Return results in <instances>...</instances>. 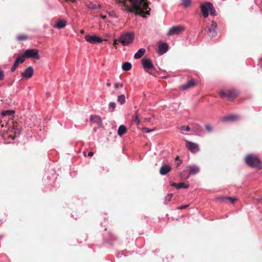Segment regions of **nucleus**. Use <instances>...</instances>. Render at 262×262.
<instances>
[{
	"label": "nucleus",
	"mask_w": 262,
	"mask_h": 262,
	"mask_svg": "<svg viewBox=\"0 0 262 262\" xmlns=\"http://www.w3.org/2000/svg\"><path fill=\"white\" fill-rule=\"evenodd\" d=\"M180 128L182 130L186 132H189L190 130V128L188 126H182Z\"/></svg>",
	"instance_id": "nucleus-40"
},
{
	"label": "nucleus",
	"mask_w": 262,
	"mask_h": 262,
	"mask_svg": "<svg viewBox=\"0 0 262 262\" xmlns=\"http://www.w3.org/2000/svg\"><path fill=\"white\" fill-rule=\"evenodd\" d=\"M239 119V116L236 115H230V122L237 121Z\"/></svg>",
	"instance_id": "nucleus-33"
},
{
	"label": "nucleus",
	"mask_w": 262,
	"mask_h": 262,
	"mask_svg": "<svg viewBox=\"0 0 262 262\" xmlns=\"http://www.w3.org/2000/svg\"><path fill=\"white\" fill-rule=\"evenodd\" d=\"M90 120L93 123H96L98 126L102 125V120L100 116L97 115H91Z\"/></svg>",
	"instance_id": "nucleus-17"
},
{
	"label": "nucleus",
	"mask_w": 262,
	"mask_h": 262,
	"mask_svg": "<svg viewBox=\"0 0 262 262\" xmlns=\"http://www.w3.org/2000/svg\"><path fill=\"white\" fill-rule=\"evenodd\" d=\"M148 73H149L150 75H153V74H152L151 72H148Z\"/></svg>",
	"instance_id": "nucleus-57"
},
{
	"label": "nucleus",
	"mask_w": 262,
	"mask_h": 262,
	"mask_svg": "<svg viewBox=\"0 0 262 262\" xmlns=\"http://www.w3.org/2000/svg\"><path fill=\"white\" fill-rule=\"evenodd\" d=\"M245 162L251 167L262 169L261 161L257 156L253 154H249L245 158Z\"/></svg>",
	"instance_id": "nucleus-2"
},
{
	"label": "nucleus",
	"mask_w": 262,
	"mask_h": 262,
	"mask_svg": "<svg viewBox=\"0 0 262 262\" xmlns=\"http://www.w3.org/2000/svg\"><path fill=\"white\" fill-rule=\"evenodd\" d=\"M118 42H119V41H118V39H115V40H114V43H113L114 45V46L117 45L118 44Z\"/></svg>",
	"instance_id": "nucleus-51"
},
{
	"label": "nucleus",
	"mask_w": 262,
	"mask_h": 262,
	"mask_svg": "<svg viewBox=\"0 0 262 262\" xmlns=\"http://www.w3.org/2000/svg\"><path fill=\"white\" fill-rule=\"evenodd\" d=\"M145 14H147V15H149V14H150L149 11H146V12H145Z\"/></svg>",
	"instance_id": "nucleus-55"
},
{
	"label": "nucleus",
	"mask_w": 262,
	"mask_h": 262,
	"mask_svg": "<svg viewBox=\"0 0 262 262\" xmlns=\"http://www.w3.org/2000/svg\"><path fill=\"white\" fill-rule=\"evenodd\" d=\"M14 134L15 137L18 136L20 134V131L18 129H15Z\"/></svg>",
	"instance_id": "nucleus-47"
},
{
	"label": "nucleus",
	"mask_w": 262,
	"mask_h": 262,
	"mask_svg": "<svg viewBox=\"0 0 262 262\" xmlns=\"http://www.w3.org/2000/svg\"><path fill=\"white\" fill-rule=\"evenodd\" d=\"M141 63L145 71L147 69H152L154 68L152 62L150 59L144 58L142 59Z\"/></svg>",
	"instance_id": "nucleus-10"
},
{
	"label": "nucleus",
	"mask_w": 262,
	"mask_h": 262,
	"mask_svg": "<svg viewBox=\"0 0 262 262\" xmlns=\"http://www.w3.org/2000/svg\"><path fill=\"white\" fill-rule=\"evenodd\" d=\"M172 195V193H169L165 196L164 202L165 204H167L171 200Z\"/></svg>",
	"instance_id": "nucleus-29"
},
{
	"label": "nucleus",
	"mask_w": 262,
	"mask_h": 262,
	"mask_svg": "<svg viewBox=\"0 0 262 262\" xmlns=\"http://www.w3.org/2000/svg\"><path fill=\"white\" fill-rule=\"evenodd\" d=\"M124 11L128 13H133L134 12L133 9L129 8L128 6H126V8H125Z\"/></svg>",
	"instance_id": "nucleus-43"
},
{
	"label": "nucleus",
	"mask_w": 262,
	"mask_h": 262,
	"mask_svg": "<svg viewBox=\"0 0 262 262\" xmlns=\"http://www.w3.org/2000/svg\"><path fill=\"white\" fill-rule=\"evenodd\" d=\"M212 4L211 2H208L203 3L201 5V12L205 18H207L209 16V11H210Z\"/></svg>",
	"instance_id": "nucleus-6"
},
{
	"label": "nucleus",
	"mask_w": 262,
	"mask_h": 262,
	"mask_svg": "<svg viewBox=\"0 0 262 262\" xmlns=\"http://www.w3.org/2000/svg\"><path fill=\"white\" fill-rule=\"evenodd\" d=\"M196 82L194 79H191V80L187 81L185 84L182 85L180 87V89L182 91L186 90L190 88L193 87L195 85Z\"/></svg>",
	"instance_id": "nucleus-14"
},
{
	"label": "nucleus",
	"mask_w": 262,
	"mask_h": 262,
	"mask_svg": "<svg viewBox=\"0 0 262 262\" xmlns=\"http://www.w3.org/2000/svg\"><path fill=\"white\" fill-rule=\"evenodd\" d=\"M28 38V36L24 35H19L17 36V39L18 40H24Z\"/></svg>",
	"instance_id": "nucleus-35"
},
{
	"label": "nucleus",
	"mask_w": 262,
	"mask_h": 262,
	"mask_svg": "<svg viewBox=\"0 0 262 262\" xmlns=\"http://www.w3.org/2000/svg\"><path fill=\"white\" fill-rule=\"evenodd\" d=\"M145 53V49L144 48H140L138 51L134 54V58L139 59Z\"/></svg>",
	"instance_id": "nucleus-19"
},
{
	"label": "nucleus",
	"mask_w": 262,
	"mask_h": 262,
	"mask_svg": "<svg viewBox=\"0 0 262 262\" xmlns=\"http://www.w3.org/2000/svg\"><path fill=\"white\" fill-rule=\"evenodd\" d=\"M34 70L31 66L28 67L23 73H21V76L22 78H30L33 75Z\"/></svg>",
	"instance_id": "nucleus-11"
},
{
	"label": "nucleus",
	"mask_w": 262,
	"mask_h": 262,
	"mask_svg": "<svg viewBox=\"0 0 262 262\" xmlns=\"http://www.w3.org/2000/svg\"><path fill=\"white\" fill-rule=\"evenodd\" d=\"M208 34L211 39L215 38L217 36V23L214 20L211 21L210 26H207Z\"/></svg>",
	"instance_id": "nucleus-5"
},
{
	"label": "nucleus",
	"mask_w": 262,
	"mask_h": 262,
	"mask_svg": "<svg viewBox=\"0 0 262 262\" xmlns=\"http://www.w3.org/2000/svg\"><path fill=\"white\" fill-rule=\"evenodd\" d=\"M14 111L12 110H6L2 112V114L3 116H10L14 114Z\"/></svg>",
	"instance_id": "nucleus-27"
},
{
	"label": "nucleus",
	"mask_w": 262,
	"mask_h": 262,
	"mask_svg": "<svg viewBox=\"0 0 262 262\" xmlns=\"http://www.w3.org/2000/svg\"><path fill=\"white\" fill-rule=\"evenodd\" d=\"M196 130L200 132L202 130V127L199 125H197L196 126Z\"/></svg>",
	"instance_id": "nucleus-48"
},
{
	"label": "nucleus",
	"mask_w": 262,
	"mask_h": 262,
	"mask_svg": "<svg viewBox=\"0 0 262 262\" xmlns=\"http://www.w3.org/2000/svg\"><path fill=\"white\" fill-rule=\"evenodd\" d=\"M85 5L89 9L92 10H96L98 8H100L101 7L100 5L94 4L93 3L91 2H85Z\"/></svg>",
	"instance_id": "nucleus-18"
},
{
	"label": "nucleus",
	"mask_w": 262,
	"mask_h": 262,
	"mask_svg": "<svg viewBox=\"0 0 262 262\" xmlns=\"http://www.w3.org/2000/svg\"><path fill=\"white\" fill-rule=\"evenodd\" d=\"M132 68V64L129 62H125L122 66V69L124 71H128Z\"/></svg>",
	"instance_id": "nucleus-23"
},
{
	"label": "nucleus",
	"mask_w": 262,
	"mask_h": 262,
	"mask_svg": "<svg viewBox=\"0 0 262 262\" xmlns=\"http://www.w3.org/2000/svg\"><path fill=\"white\" fill-rule=\"evenodd\" d=\"M168 50V46L166 43H160L158 45V53L162 55L165 53Z\"/></svg>",
	"instance_id": "nucleus-12"
},
{
	"label": "nucleus",
	"mask_w": 262,
	"mask_h": 262,
	"mask_svg": "<svg viewBox=\"0 0 262 262\" xmlns=\"http://www.w3.org/2000/svg\"><path fill=\"white\" fill-rule=\"evenodd\" d=\"M20 55L23 56V58L27 57L28 58H32L35 59H39L40 58L38 54V51L36 49H28L25 51L24 54H21Z\"/></svg>",
	"instance_id": "nucleus-4"
},
{
	"label": "nucleus",
	"mask_w": 262,
	"mask_h": 262,
	"mask_svg": "<svg viewBox=\"0 0 262 262\" xmlns=\"http://www.w3.org/2000/svg\"><path fill=\"white\" fill-rule=\"evenodd\" d=\"M135 122L137 125L140 124V117L138 113V111H136L135 114Z\"/></svg>",
	"instance_id": "nucleus-31"
},
{
	"label": "nucleus",
	"mask_w": 262,
	"mask_h": 262,
	"mask_svg": "<svg viewBox=\"0 0 262 262\" xmlns=\"http://www.w3.org/2000/svg\"><path fill=\"white\" fill-rule=\"evenodd\" d=\"M142 130L145 133H149L155 130V128L150 129V128H147V127H143L142 128Z\"/></svg>",
	"instance_id": "nucleus-37"
},
{
	"label": "nucleus",
	"mask_w": 262,
	"mask_h": 262,
	"mask_svg": "<svg viewBox=\"0 0 262 262\" xmlns=\"http://www.w3.org/2000/svg\"><path fill=\"white\" fill-rule=\"evenodd\" d=\"M189 187V185L188 183L181 182V183H177L176 188L177 189H181L182 188L187 189V188H188Z\"/></svg>",
	"instance_id": "nucleus-24"
},
{
	"label": "nucleus",
	"mask_w": 262,
	"mask_h": 262,
	"mask_svg": "<svg viewBox=\"0 0 262 262\" xmlns=\"http://www.w3.org/2000/svg\"><path fill=\"white\" fill-rule=\"evenodd\" d=\"M215 200L216 201H220V202H224L226 200H229V196H221L219 197H216Z\"/></svg>",
	"instance_id": "nucleus-30"
},
{
	"label": "nucleus",
	"mask_w": 262,
	"mask_h": 262,
	"mask_svg": "<svg viewBox=\"0 0 262 262\" xmlns=\"http://www.w3.org/2000/svg\"><path fill=\"white\" fill-rule=\"evenodd\" d=\"M189 174L194 175L200 172V169L199 166L195 165H191L189 166Z\"/></svg>",
	"instance_id": "nucleus-16"
},
{
	"label": "nucleus",
	"mask_w": 262,
	"mask_h": 262,
	"mask_svg": "<svg viewBox=\"0 0 262 262\" xmlns=\"http://www.w3.org/2000/svg\"><path fill=\"white\" fill-rule=\"evenodd\" d=\"M239 92L235 89H230V100L239 96Z\"/></svg>",
	"instance_id": "nucleus-20"
},
{
	"label": "nucleus",
	"mask_w": 262,
	"mask_h": 262,
	"mask_svg": "<svg viewBox=\"0 0 262 262\" xmlns=\"http://www.w3.org/2000/svg\"><path fill=\"white\" fill-rule=\"evenodd\" d=\"M188 206H189V205H181L180 206H178L177 207V209H180V210H182V209L186 208L187 207H188Z\"/></svg>",
	"instance_id": "nucleus-45"
},
{
	"label": "nucleus",
	"mask_w": 262,
	"mask_h": 262,
	"mask_svg": "<svg viewBox=\"0 0 262 262\" xmlns=\"http://www.w3.org/2000/svg\"><path fill=\"white\" fill-rule=\"evenodd\" d=\"M116 103L114 102H111L109 103V104H108V111L110 112H114L115 107H116Z\"/></svg>",
	"instance_id": "nucleus-28"
},
{
	"label": "nucleus",
	"mask_w": 262,
	"mask_h": 262,
	"mask_svg": "<svg viewBox=\"0 0 262 262\" xmlns=\"http://www.w3.org/2000/svg\"><path fill=\"white\" fill-rule=\"evenodd\" d=\"M123 255H124V256H126V255L124 254L123 252L122 253H119L117 255V257H121Z\"/></svg>",
	"instance_id": "nucleus-49"
},
{
	"label": "nucleus",
	"mask_w": 262,
	"mask_h": 262,
	"mask_svg": "<svg viewBox=\"0 0 262 262\" xmlns=\"http://www.w3.org/2000/svg\"><path fill=\"white\" fill-rule=\"evenodd\" d=\"M184 31V27L181 25L171 27L167 32L168 35H178Z\"/></svg>",
	"instance_id": "nucleus-8"
},
{
	"label": "nucleus",
	"mask_w": 262,
	"mask_h": 262,
	"mask_svg": "<svg viewBox=\"0 0 262 262\" xmlns=\"http://www.w3.org/2000/svg\"><path fill=\"white\" fill-rule=\"evenodd\" d=\"M186 147L192 153H196L200 150L199 146L198 144L185 140Z\"/></svg>",
	"instance_id": "nucleus-9"
},
{
	"label": "nucleus",
	"mask_w": 262,
	"mask_h": 262,
	"mask_svg": "<svg viewBox=\"0 0 262 262\" xmlns=\"http://www.w3.org/2000/svg\"><path fill=\"white\" fill-rule=\"evenodd\" d=\"M221 121H229V115H226V116L220 118Z\"/></svg>",
	"instance_id": "nucleus-39"
},
{
	"label": "nucleus",
	"mask_w": 262,
	"mask_h": 262,
	"mask_svg": "<svg viewBox=\"0 0 262 262\" xmlns=\"http://www.w3.org/2000/svg\"><path fill=\"white\" fill-rule=\"evenodd\" d=\"M175 165L177 167H179L182 163V161L177 157L175 159Z\"/></svg>",
	"instance_id": "nucleus-36"
},
{
	"label": "nucleus",
	"mask_w": 262,
	"mask_h": 262,
	"mask_svg": "<svg viewBox=\"0 0 262 262\" xmlns=\"http://www.w3.org/2000/svg\"><path fill=\"white\" fill-rule=\"evenodd\" d=\"M117 101L121 105L124 104L126 101L125 95L123 94L119 95L117 98Z\"/></svg>",
	"instance_id": "nucleus-25"
},
{
	"label": "nucleus",
	"mask_w": 262,
	"mask_h": 262,
	"mask_svg": "<svg viewBox=\"0 0 262 262\" xmlns=\"http://www.w3.org/2000/svg\"><path fill=\"white\" fill-rule=\"evenodd\" d=\"M205 126L206 130L208 132L210 133L213 131L212 127L209 124H205Z\"/></svg>",
	"instance_id": "nucleus-38"
},
{
	"label": "nucleus",
	"mask_w": 262,
	"mask_h": 262,
	"mask_svg": "<svg viewBox=\"0 0 262 262\" xmlns=\"http://www.w3.org/2000/svg\"><path fill=\"white\" fill-rule=\"evenodd\" d=\"M108 14L110 16L114 18H117V16L116 13L113 11H110L108 12Z\"/></svg>",
	"instance_id": "nucleus-41"
},
{
	"label": "nucleus",
	"mask_w": 262,
	"mask_h": 262,
	"mask_svg": "<svg viewBox=\"0 0 262 262\" xmlns=\"http://www.w3.org/2000/svg\"><path fill=\"white\" fill-rule=\"evenodd\" d=\"M5 74L3 70L0 69V80H3L4 78Z\"/></svg>",
	"instance_id": "nucleus-42"
},
{
	"label": "nucleus",
	"mask_w": 262,
	"mask_h": 262,
	"mask_svg": "<svg viewBox=\"0 0 262 262\" xmlns=\"http://www.w3.org/2000/svg\"><path fill=\"white\" fill-rule=\"evenodd\" d=\"M237 200L236 198H231L230 197V204L234 203L235 201Z\"/></svg>",
	"instance_id": "nucleus-46"
},
{
	"label": "nucleus",
	"mask_w": 262,
	"mask_h": 262,
	"mask_svg": "<svg viewBox=\"0 0 262 262\" xmlns=\"http://www.w3.org/2000/svg\"><path fill=\"white\" fill-rule=\"evenodd\" d=\"M261 200H262V198H261Z\"/></svg>",
	"instance_id": "nucleus-58"
},
{
	"label": "nucleus",
	"mask_w": 262,
	"mask_h": 262,
	"mask_svg": "<svg viewBox=\"0 0 262 262\" xmlns=\"http://www.w3.org/2000/svg\"><path fill=\"white\" fill-rule=\"evenodd\" d=\"M145 0H129L132 5L134 9L136 11L135 14L136 15L141 16L143 18H145V15L140 11L147 10L148 8V4L145 2Z\"/></svg>",
	"instance_id": "nucleus-1"
},
{
	"label": "nucleus",
	"mask_w": 262,
	"mask_h": 262,
	"mask_svg": "<svg viewBox=\"0 0 262 262\" xmlns=\"http://www.w3.org/2000/svg\"><path fill=\"white\" fill-rule=\"evenodd\" d=\"M46 96H47V97H49L50 96V94L49 93H46Z\"/></svg>",
	"instance_id": "nucleus-53"
},
{
	"label": "nucleus",
	"mask_w": 262,
	"mask_h": 262,
	"mask_svg": "<svg viewBox=\"0 0 262 262\" xmlns=\"http://www.w3.org/2000/svg\"><path fill=\"white\" fill-rule=\"evenodd\" d=\"M135 35L133 32H127L121 34L119 38L118 41L122 46H126L132 43L134 39Z\"/></svg>",
	"instance_id": "nucleus-3"
},
{
	"label": "nucleus",
	"mask_w": 262,
	"mask_h": 262,
	"mask_svg": "<svg viewBox=\"0 0 262 262\" xmlns=\"http://www.w3.org/2000/svg\"><path fill=\"white\" fill-rule=\"evenodd\" d=\"M182 1L185 7H189L191 3V0H182Z\"/></svg>",
	"instance_id": "nucleus-32"
},
{
	"label": "nucleus",
	"mask_w": 262,
	"mask_h": 262,
	"mask_svg": "<svg viewBox=\"0 0 262 262\" xmlns=\"http://www.w3.org/2000/svg\"><path fill=\"white\" fill-rule=\"evenodd\" d=\"M25 59L23 58V56H21L20 55H18L16 58L13 64L12 67L11 68V71L12 72L15 71L17 65L19 63H22L24 62Z\"/></svg>",
	"instance_id": "nucleus-13"
},
{
	"label": "nucleus",
	"mask_w": 262,
	"mask_h": 262,
	"mask_svg": "<svg viewBox=\"0 0 262 262\" xmlns=\"http://www.w3.org/2000/svg\"><path fill=\"white\" fill-rule=\"evenodd\" d=\"M171 170V167L165 164H162L160 169V173L162 176H165Z\"/></svg>",
	"instance_id": "nucleus-15"
},
{
	"label": "nucleus",
	"mask_w": 262,
	"mask_h": 262,
	"mask_svg": "<svg viewBox=\"0 0 262 262\" xmlns=\"http://www.w3.org/2000/svg\"><path fill=\"white\" fill-rule=\"evenodd\" d=\"M66 25H67V22L66 20H59V21H58L56 23L55 26L58 29H62V28H64V27H66Z\"/></svg>",
	"instance_id": "nucleus-21"
},
{
	"label": "nucleus",
	"mask_w": 262,
	"mask_h": 262,
	"mask_svg": "<svg viewBox=\"0 0 262 262\" xmlns=\"http://www.w3.org/2000/svg\"><path fill=\"white\" fill-rule=\"evenodd\" d=\"M114 86H115V88L117 89V88H122L123 87V84L121 83H118V82H117V83H115V84H114Z\"/></svg>",
	"instance_id": "nucleus-44"
},
{
	"label": "nucleus",
	"mask_w": 262,
	"mask_h": 262,
	"mask_svg": "<svg viewBox=\"0 0 262 262\" xmlns=\"http://www.w3.org/2000/svg\"><path fill=\"white\" fill-rule=\"evenodd\" d=\"M94 155L93 152L92 151H89L88 152V156H92Z\"/></svg>",
	"instance_id": "nucleus-52"
},
{
	"label": "nucleus",
	"mask_w": 262,
	"mask_h": 262,
	"mask_svg": "<svg viewBox=\"0 0 262 262\" xmlns=\"http://www.w3.org/2000/svg\"><path fill=\"white\" fill-rule=\"evenodd\" d=\"M210 14L211 16H216L217 15L216 11L215 8H214L213 5H212V7H211V8L210 10Z\"/></svg>",
	"instance_id": "nucleus-34"
},
{
	"label": "nucleus",
	"mask_w": 262,
	"mask_h": 262,
	"mask_svg": "<svg viewBox=\"0 0 262 262\" xmlns=\"http://www.w3.org/2000/svg\"><path fill=\"white\" fill-rule=\"evenodd\" d=\"M126 131V128L125 125H121L118 129V135L119 136H121L123 134H124Z\"/></svg>",
	"instance_id": "nucleus-22"
},
{
	"label": "nucleus",
	"mask_w": 262,
	"mask_h": 262,
	"mask_svg": "<svg viewBox=\"0 0 262 262\" xmlns=\"http://www.w3.org/2000/svg\"><path fill=\"white\" fill-rule=\"evenodd\" d=\"M106 85H107V86H110L111 85V83H110V82H107V83H106Z\"/></svg>",
	"instance_id": "nucleus-54"
},
{
	"label": "nucleus",
	"mask_w": 262,
	"mask_h": 262,
	"mask_svg": "<svg viewBox=\"0 0 262 262\" xmlns=\"http://www.w3.org/2000/svg\"><path fill=\"white\" fill-rule=\"evenodd\" d=\"M177 183H174V182H170V186H174L176 188H177Z\"/></svg>",
	"instance_id": "nucleus-50"
},
{
	"label": "nucleus",
	"mask_w": 262,
	"mask_h": 262,
	"mask_svg": "<svg viewBox=\"0 0 262 262\" xmlns=\"http://www.w3.org/2000/svg\"><path fill=\"white\" fill-rule=\"evenodd\" d=\"M119 3H121L122 2V0H119V2H118Z\"/></svg>",
	"instance_id": "nucleus-56"
},
{
	"label": "nucleus",
	"mask_w": 262,
	"mask_h": 262,
	"mask_svg": "<svg viewBox=\"0 0 262 262\" xmlns=\"http://www.w3.org/2000/svg\"><path fill=\"white\" fill-rule=\"evenodd\" d=\"M84 39L88 42L92 44L99 43L102 42V39L96 35L87 34L84 36Z\"/></svg>",
	"instance_id": "nucleus-7"
},
{
	"label": "nucleus",
	"mask_w": 262,
	"mask_h": 262,
	"mask_svg": "<svg viewBox=\"0 0 262 262\" xmlns=\"http://www.w3.org/2000/svg\"><path fill=\"white\" fill-rule=\"evenodd\" d=\"M219 95L221 98H223L227 97L228 98H229V93L226 92L223 90L220 91Z\"/></svg>",
	"instance_id": "nucleus-26"
}]
</instances>
